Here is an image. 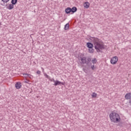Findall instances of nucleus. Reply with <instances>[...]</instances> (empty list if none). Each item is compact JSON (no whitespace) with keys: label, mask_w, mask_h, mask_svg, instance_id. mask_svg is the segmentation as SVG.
<instances>
[{"label":"nucleus","mask_w":131,"mask_h":131,"mask_svg":"<svg viewBox=\"0 0 131 131\" xmlns=\"http://www.w3.org/2000/svg\"><path fill=\"white\" fill-rule=\"evenodd\" d=\"M11 3L12 5H16L17 4V0H12Z\"/></svg>","instance_id":"obj_16"},{"label":"nucleus","mask_w":131,"mask_h":131,"mask_svg":"<svg viewBox=\"0 0 131 131\" xmlns=\"http://www.w3.org/2000/svg\"><path fill=\"white\" fill-rule=\"evenodd\" d=\"M15 86L17 90H19V89H21L22 88V84H21V82H17L16 83Z\"/></svg>","instance_id":"obj_6"},{"label":"nucleus","mask_w":131,"mask_h":131,"mask_svg":"<svg viewBox=\"0 0 131 131\" xmlns=\"http://www.w3.org/2000/svg\"><path fill=\"white\" fill-rule=\"evenodd\" d=\"M110 119L112 122L114 123H117L119 122L121 120L120 116L118 113H116L115 111H112L109 115Z\"/></svg>","instance_id":"obj_2"},{"label":"nucleus","mask_w":131,"mask_h":131,"mask_svg":"<svg viewBox=\"0 0 131 131\" xmlns=\"http://www.w3.org/2000/svg\"><path fill=\"white\" fill-rule=\"evenodd\" d=\"M86 46L89 48V49H93V48H94V45L91 42H88L86 43Z\"/></svg>","instance_id":"obj_8"},{"label":"nucleus","mask_w":131,"mask_h":131,"mask_svg":"<svg viewBox=\"0 0 131 131\" xmlns=\"http://www.w3.org/2000/svg\"><path fill=\"white\" fill-rule=\"evenodd\" d=\"M117 62H118V57L117 56H113L111 59L110 63L112 65H115V64L117 63Z\"/></svg>","instance_id":"obj_4"},{"label":"nucleus","mask_w":131,"mask_h":131,"mask_svg":"<svg viewBox=\"0 0 131 131\" xmlns=\"http://www.w3.org/2000/svg\"><path fill=\"white\" fill-rule=\"evenodd\" d=\"M53 80H55V79H52L50 80L51 81H53V82H54V81H53Z\"/></svg>","instance_id":"obj_25"},{"label":"nucleus","mask_w":131,"mask_h":131,"mask_svg":"<svg viewBox=\"0 0 131 131\" xmlns=\"http://www.w3.org/2000/svg\"><path fill=\"white\" fill-rule=\"evenodd\" d=\"M91 68L92 70H95V69H96V67L94 65L92 66Z\"/></svg>","instance_id":"obj_20"},{"label":"nucleus","mask_w":131,"mask_h":131,"mask_svg":"<svg viewBox=\"0 0 131 131\" xmlns=\"http://www.w3.org/2000/svg\"><path fill=\"white\" fill-rule=\"evenodd\" d=\"M79 59V60H81V62L83 64H89V62L91 61V58H90L87 59V61H86V58L85 57H83V54L81 55V57Z\"/></svg>","instance_id":"obj_3"},{"label":"nucleus","mask_w":131,"mask_h":131,"mask_svg":"<svg viewBox=\"0 0 131 131\" xmlns=\"http://www.w3.org/2000/svg\"><path fill=\"white\" fill-rule=\"evenodd\" d=\"M89 52L91 54H93V53H94V49L93 48H89Z\"/></svg>","instance_id":"obj_14"},{"label":"nucleus","mask_w":131,"mask_h":131,"mask_svg":"<svg viewBox=\"0 0 131 131\" xmlns=\"http://www.w3.org/2000/svg\"><path fill=\"white\" fill-rule=\"evenodd\" d=\"M76 11H77V8H76V7H74L71 9L72 13H75V12H76Z\"/></svg>","instance_id":"obj_12"},{"label":"nucleus","mask_w":131,"mask_h":131,"mask_svg":"<svg viewBox=\"0 0 131 131\" xmlns=\"http://www.w3.org/2000/svg\"><path fill=\"white\" fill-rule=\"evenodd\" d=\"M28 77H29V78H32V77H33V76L30 74H29Z\"/></svg>","instance_id":"obj_23"},{"label":"nucleus","mask_w":131,"mask_h":131,"mask_svg":"<svg viewBox=\"0 0 131 131\" xmlns=\"http://www.w3.org/2000/svg\"><path fill=\"white\" fill-rule=\"evenodd\" d=\"M53 82L54 83V85L57 86V85H61L62 84V85H64V83L61 82H60L59 81H56L55 80H53Z\"/></svg>","instance_id":"obj_5"},{"label":"nucleus","mask_w":131,"mask_h":131,"mask_svg":"<svg viewBox=\"0 0 131 131\" xmlns=\"http://www.w3.org/2000/svg\"><path fill=\"white\" fill-rule=\"evenodd\" d=\"M92 62L93 63V64H96V63H97V59L96 58H93L92 60Z\"/></svg>","instance_id":"obj_15"},{"label":"nucleus","mask_w":131,"mask_h":131,"mask_svg":"<svg viewBox=\"0 0 131 131\" xmlns=\"http://www.w3.org/2000/svg\"><path fill=\"white\" fill-rule=\"evenodd\" d=\"M2 2H3V3H9V2H10V0H1Z\"/></svg>","instance_id":"obj_18"},{"label":"nucleus","mask_w":131,"mask_h":131,"mask_svg":"<svg viewBox=\"0 0 131 131\" xmlns=\"http://www.w3.org/2000/svg\"><path fill=\"white\" fill-rule=\"evenodd\" d=\"M92 98H97V94L96 93H93L92 94Z\"/></svg>","instance_id":"obj_17"},{"label":"nucleus","mask_w":131,"mask_h":131,"mask_svg":"<svg viewBox=\"0 0 131 131\" xmlns=\"http://www.w3.org/2000/svg\"><path fill=\"white\" fill-rule=\"evenodd\" d=\"M90 3L89 2H85L83 3V7L85 9H89L90 8Z\"/></svg>","instance_id":"obj_7"},{"label":"nucleus","mask_w":131,"mask_h":131,"mask_svg":"<svg viewBox=\"0 0 131 131\" xmlns=\"http://www.w3.org/2000/svg\"><path fill=\"white\" fill-rule=\"evenodd\" d=\"M44 75H45L46 78H48V79H50V77L47 74H45Z\"/></svg>","instance_id":"obj_19"},{"label":"nucleus","mask_w":131,"mask_h":131,"mask_svg":"<svg viewBox=\"0 0 131 131\" xmlns=\"http://www.w3.org/2000/svg\"><path fill=\"white\" fill-rule=\"evenodd\" d=\"M69 29V24H67L64 26L65 30H67V29Z\"/></svg>","instance_id":"obj_13"},{"label":"nucleus","mask_w":131,"mask_h":131,"mask_svg":"<svg viewBox=\"0 0 131 131\" xmlns=\"http://www.w3.org/2000/svg\"><path fill=\"white\" fill-rule=\"evenodd\" d=\"M40 73H41V72H40V71H39V70H38V71H37V72H36V74H40Z\"/></svg>","instance_id":"obj_22"},{"label":"nucleus","mask_w":131,"mask_h":131,"mask_svg":"<svg viewBox=\"0 0 131 131\" xmlns=\"http://www.w3.org/2000/svg\"><path fill=\"white\" fill-rule=\"evenodd\" d=\"M125 98L126 100H128V99H130L131 93H127L125 96Z\"/></svg>","instance_id":"obj_9"},{"label":"nucleus","mask_w":131,"mask_h":131,"mask_svg":"<svg viewBox=\"0 0 131 131\" xmlns=\"http://www.w3.org/2000/svg\"><path fill=\"white\" fill-rule=\"evenodd\" d=\"M7 9L8 10H13L14 9V5L13 4H9L7 7Z\"/></svg>","instance_id":"obj_10"},{"label":"nucleus","mask_w":131,"mask_h":131,"mask_svg":"<svg viewBox=\"0 0 131 131\" xmlns=\"http://www.w3.org/2000/svg\"><path fill=\"white\" fill-rule=\"evenodd\" d=\"M83 70L84 72L86 73V70H85V69H83Z\"/></svg>","instance_id":"obj_24"},{"label":"nucleus","mask_w":131,"mask_h":131,"mask_svg":"<svg viewBox=\"0 0 131 131\" xmlns=\"http://www.w3.org/2000/svg\"><path fill=\"white\" fill-rule=\"evenodd\" d=\"M65 12L67 14H70L71 12V8L70 7H68L65 10Z\"/></svg>","instance_id":"obj_11"},{"label":"nucleus","mask_w":131,"mask_h":131,"mask_svg":"<svg viewBox=\"0 0 131 131\" xmlns=\"http://www.w3.org/2000/svg\"><path fill=\"white\" fill-rule=\"evenodd\" d=\"M90 39L92 41H93L97 52L99 53L100 50H103V49H104V45H103L102 42L100 41L99 39L95 37H91Z\"/></svg>","instance_id":"obj_1"},{"label":"nucleus","mask_w":131,"mask_h":131,"mask_svg":"<svg viewBox=\"0 0 131 131\" xmlns=\"http://www.w3.org/2000/svg\"><path fill=\"white\" fill-rule=\"evenodd\" d=\"M28 75H29V74H24V76L25 77H28Z\"/></svg>","instance_id":"obj_21"}]
</instances>
